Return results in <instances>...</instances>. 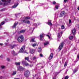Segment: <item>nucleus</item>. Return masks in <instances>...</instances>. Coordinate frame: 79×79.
Returning a JSON list of instances; mask_svg holds the SVG:
<instances>
[{"label": "nucleus", "mask_w": 79, "mask_h": 79, "mask_svg": "<svg viewBox=\"0 0 79 79\" xmlns=\"http://www.w3.org/2000/svg\"><path fill=\"white\" fill-rule=\"evenodd\" d=\"M67 64H68V63H67V62H65L64 64V66H67Z\"/></svg>", "instance_id": "obj_36"}, {"label": "nucleus", "mask_w": 79, "mask_h": 79, "mask_svg": "<svg viewBox=\"0 0 79 79\" xmlns=\"http://www.w3.org/2000/svg\"><path fill=\"white\" fill-rule=\"evenodd\" d=\"M5 23V22L3 21L1 23V24H0V25H1V26H2V25H3V24H4Z\"/></svg>", "instance_id": "obj_33"}, {"label": "nucleus", "mask_w": 79, "mask_h": 79, "mask_svg": "<svg viewBox=\"0 0 79 79\" xmlns=\"http://www.w3.org/2000/svg\"><path fill=\"white\" fill-rule=\"evenodd\" d=\"M7 60L8 61H10V59L9 58H7Z\"/></svg>", "instance_id": "obj_39"}, {"label": "nucleus", "mask_w": 79, "mask_h": 79, "mask_svg": "<svg viewBox=\"0 0 79 79\" xmlns=\"http://www.w3.org/2000/svg\"><path fill=\"white\" fill-rule=\"evenodd\" d=\"M19 5V3H17L16 4H15L14 5L12 6V8H16V7H17V6H18V5Z\"/></svg>", "instance_id": "obj_20"}, {"label": "nucleus", "mask_w": 79, "mask_h": 79, "mask_svg": "<svg viewBox=\"0 0 79 79\" xmlns=\"http://www.w3.org/2000/svg\"><path fill=\"white\" fill-rule=\"evenodd\" d=\"M8 41H9L8 40H7V42H8Z\"/></svg>", "instance_id": "obj_63"}, {"label": "nucleus", "mask_w": 79, "mask_h": 79, "mask_svg": "<svg viewBox=\"0 0 79 79\" xmlns=\"http://www.w3.org/2000/svg\"><path fill=\"white\" fill-rule=\"evenodd\" d=\"M5 45L6 46H9L10 45V43H5Z\"/></svg>", "instance_id": "obj_28"}, {"label": "nucleus", "mask_w": 79, "mask_h": 79, "mask_svg": "<svg viewBox=\"0 0 79 79\" xmlns=\"http://www.w3.org/2000/svg\"><path fill=\"white\" fill-rule=\"evenodd\" d=\"M40 40H43L42 38L44 37V34H42L40 35Z\"/></svg>", "instance_id": "obj_18"}, {"label": "nucleus", "mask_w": 79, "mask_h": 79, "mask_svg": "<svg viewBox=\"0 0 79 79\" xmlns=\"http://www.w3.org/2000/svg\"><path fill=\"white\" fill-rule=\"evenodd\" d=\"M72 32L73 35H74L76 34V30L75 28L73 29L72 31Z\"/></svg>", "instance_id": "obj_11"}, {"label": "nucleus", "mask_w": 79, "mask_h": 79, "mask_svg": "<svg viewBox=\"0 0 79 79\" xmlns=\"http://www.w3.org/2000/svg\"><path fill=\"white\" fill-rule=\"evenodd\" d=\"M77 10H79V7H78L77 8Z\"/></svg>", "instance_id": "obj_58"}, {"label": "nucleus", "mask_w": 79, "mask_h": 79, "mask_svg": "<svg viewBox=\"0 0 79 79\" xmlns=\"http://www.w3.org/2000/svg\"><path fill=\"white\" fill-rule=\"evenodd\" d=\"M77 61H78V60L77 59L75 61V63H77Z\"/></svg>", "instance_id": "obj_51"}, {"label": "nucleus", "mask_w": 79, "mask_h": 79, "mask_svg": "<svg viewBox=\"0 0 79 79\" xmlns=\"http://www.w3.org/2000/svg\"><path fill=\"white\" fill-rule=\"evenodd\" d=\"M18 70L20 71V72L23 71L24 70V68L22 67L21 66H19L17 67Z\"/></svg>", "instance_id": "obj_7"}, {"label": "nucleus", "mask_w": 79, "mask_h": 79, "mask_svg": "<svg viewBox=\"0 0 79 79\" xmlns=\"http://www.w3.org/2000/svg\"><path fill=\"white\" fill-rule=\"evenodd\" d=\"M76 27L77 28V29H79V24H76Z\"/></svg>", "instance_id": "obj_30"}, {"label": "nucleus", "mask_w": 79, "mask_h": 79, "mask_svg": "<svg viewBox=\"0 0 79 79\" xmlns=\"http://www.w3.org/2000/svg\"><path fill=\"white\" fill-rule=\"evenodd\" d=\"M46 36H47V37H48L49 39H50V35H46Z\"/></svg>", "instance_id": "obj_44"}, {"label": "nucleus", "mask_w": 79, "mask_h": 79, "mask_svg": "<svg viewBox=\"0 0 79 79\" xmlns=\"http://www.w3.org/2000/svg\"><path fill=\"white\" fill-rule=\"evenodd\" d=\"M2 78H3V77H2V76L0 77V79H2Z\"/></svg>", "instance_id": "obj_54"}, {"label": "nucleus", "mask_w": 79, "mask_h": 79, "mask_svg": "<svg viewBox=\"0 0 79 79\" xmlns=\"http://www.w3.org/2000/svg\"><path fill=\"white\" fill-rule=\"evenodd\" d=\"M19 15V14H15L16 17H17V16H18Z\"/></svg>", "instance_id": "obj_48"}, {"label": "nucleus", "mask_w": 79, "mask_h": 79, "mask_svg": "<svg viewBox=\"0 0 79 79\" xmlns=\"http://www.w3.org/2000/svg\"><path fill=\"white\" fill-rule=\"evenodd\" d=\"M69 24H71V20L70 19H69Z\"/></svg>", "instance_id": "obj_47"}, {"label": "nucleus", "mask_w": 79, "mask_h": 79, "mask_svg": "<svg viewBox=\"0 0 79 79\" xmlns=\"http://www.w3.org/2000/svg\"><path fill=\"white\" fill-rule=\"evenodd\" d=\"M35 52V50L33 49H30V53L31 54H33Z\"/></svg>", "instance_id": "obj_10"}, {"label": "nucleus", "mask_w": 79, "mask_h": 79, "mask_svg": "<svg viewBox=\"0 0 79 79\" xmlns=\"http://www.w3.org/2000/svg\"><path fill=\"white\" fill-rule=\"evenodd\" d=\"M52 4H53V5H55V4H56V2H55V1H54L52 2Z\"/></svg>", "instance_id": "obj_45"}, {"label": "nucleus", "mask_w": 79, "mask_h": 79, "mask_svg": "<svg viewBox=\"0 0 79 79\" xmlns=\"http://www.w3.org/2000/svg\"><path fill=\"white\" fill-rule=\"evenodd\" d=\"M68 71V69L66 70V72H67Z\"/></svg>", "instance_id": "obj_60"}, {"label": "nucleus", "mask_w": 79, "mask_h": 79, "mask_svg": "<svg viewBox=\"0 0 79 79\" xmlns=\"http://www.w3.org/2000/svg\"><path fill=\"white\" fill-rule=\"evenodd\" d=\"M26 32V30H22L19 31L18 33L19 34H20V33H24Z\"/></svg>", "instance_id": "obj_13"}, {"label": "nucleus", "mask_w": 79, "mask_h": 79, "mask_svg": "<svg viewBox=\"0 0 79 79\" xmlns=\"http://www.w3.org/2000/svg\"><path fill=\"white\" fill-rule=\"evenodd\" d=\"M25 46L24 45L20 49L19 51V52H20V53H25L26 52L25 51H24L25 50Z\"/></svg>", "instance_id": "obj_3"}, {"label": "nucleus", "mask_w": 79, "mask_h": 79, "mask_svg": "<svg viewBox=\"0 0 79 79\" xmlns=\"http://www.w3.org/2000/svg\"><path fill=\"white\" fill-rule=\"evenodd\" d=\"M48 25H49V26H52V23H51V20H48Z\"/></svg>", "instance_id": "obj_17"}, {"label": "nucleus", "mask_w": 79, "mask_h": 79, "mask_svg": "<svg viewBox=\"0 0 79 79\" xmlns=\"http://www.w3.org/2000/svg\"><path fill=\"white\" fill-rule=\"evenodd\" d=\"M17 40L19 43L23 42L24 40V36L23 35L20 36L18 38Z\"/></svg>", "instance_id": "obj_1"}, {"label": "nucleus", "mask_w": 79, "mask_h": 79, "mask_svg": "<svg viewBox=\"0 0 79 79\" xmlns=\"http://www.w3.org/2000/svg\"><path fill=\"white\" fill-rule=\"evenodd\" d=\"M68 78H69V77L68 76H66L65 77L64 79H68Z\"/></svg>", "instance_id": "obj_38"}, {"label": "nucleus", "mask_w": 79, "mask_h": 79, "mask_svg": "<svg viewBox=\"0 0 79 79\" xmlns=\"http://www.w3.org/2000/svg\"><path fill=\"white\" fill-rule=\"evenodd\" d=\"M57 37L58 38H60V37H61V35H60V33H58V35H57Z\"/></svg>", "instance_id": "obj_24"}, {"label": "nucleus", "mask_w": 79, "mask_h": 79, "mask_svg": "<svg viewBox=\"0 0 79 79\" xmlns=\"http://www.w3.org/2000/svg\"><path fill=\"white\" fill-rule=\"evenodd\" d=\"M53 53H52L48 57V59L49 60H52V58H53Z\"/></svg>", "instance_id": "obj_9"}, {"label": "nucleus", "mask_w": 79, "mask_h": 79, "mask_svg": "<svg viewBox=\"0 0 79 79\" xmlns=\"http://www.w3.org/2000/svg\"><path fill=\"white\" fill-rule=\"evenodd\" d=\"M58 73H56V75L53 77L52 79H56V75H58Z\"/></svg>", "instance_id": "obj_19"}, {"label": "nucleus", "mask_w": 79, "mask_h": 79, "mask_svg": "<svg viewBox=\"0 0 79 79\" xmlns=\"http://www.w3.org/2000/svg\"><path fill=\"white\" fill-rule=\"evenodd\" d=\"M48 44H49V42L48 41H47L44 43V46H46V45H48Z\"/></svg>", "instance_id": "obj_21"}, {"label": "nucleus", "mask_w": 79, "mask_h": 79, "mask_svg": "<svg viewBox=\"0 0 79 79\" xmlns=\"http://www.w3.org/2000/svg\"><path fill=\"white\" fill-rule=\"evenodd\" d=\"M1 11H4V10L3 9H2L0 10Z\"/></svg>", "instance_id": "obj_55"}, {"label": "nucleus", "mask_w": 79, "mask_h": 79, "mask_svg": "<svg viewBox=\"0 0 79 79\" xmlns=\"http://www.w3.org/2000/svg\"><path fill=\"white\" fill-rule=\"evenodd\" d=\"M15 64L16 65H20V62H16Z\"/></svg>", "instance_id": "obj_31"}, {"label": "nucleus", "mask_w": 79, "mask_h": 79, "mask_svg": "<svg viewBox=\"0 0 79 79\" xmlns=\"http://www.w3.org/2000/svg\"><path fill=\"white\" fill-rule=\"evenodd\" d=\"M60 33H61V34H63V32L61 31V32H60Z\"/></svg>", "instance_id": "obj_59"}, {"label": "nucleus", "mask_w": 79, "mask_h": 79, "mask_svg": "<svg viewBox=\"0 0 79 79\" xmlns=\"http://www.w3.org/2000/svg\"><path fill=\"white\" fill-rule=\"evenodd\" d=\"M58 40L60 41V39H59V40Z\"/></svg>", "instance_id": "obj_62"}, {"label": "nucleus", "mask_w": 79, "mask_h": 79, "mask_svg": "<svg viewBox=\"0 0 79 79\" xmlns=\"http://www.w3.org/2000/svg\"><path fill=\"white\" fill-rule=\"evenodd\" d=\"M64 3H66V2H68V0H64Z\"/></svg>", "instance_id": "obj_49"}, {"label": "nucleus", "mask_w": 79, "mask_h": 79, "mask_svg": "<svg viewBox=\"0 0 79 79\" xmlns=\"http://www.w3.org/2000/svg\"><path fill=\"white\" fill-rule=\"evenodd\" d=\"M21 23H26L27 24H30L31 22L29 20H26L25 19L23 20H22L21 21Z\"/></svg>", "instance_id": "obj_5"}, {"label": "nucleus", "mask_w": 79, "mask_h": 79, "mask_svg": "<svg viewBox=\"0 0 79 79\" xmlns=\"http://www.w3.org/2000/svg\"><path fill=\"white\" fill-rule=\"evenodd\" d=\"M77 71H78V68L77 67L73 70V73L74 74L76 73H77Z\"/></svg>", "instance_id": "obj_14"}, {"label": "nucleus", "mask_w": 79, "mask_h": 79, "mask_svg": "<svg viewBox=\"0 0 79 79\" xmlns=\"http://www.w3.org/2000/svg\"><path fill=\"white\" fill-rule=\"evenodd\" d=\"M28 65H29V64L27 63L26 64H25L24 66H28Z\"/></svg>", "instance_id": "obj_42"}, {"label": "nucleus", "mask_w": 79, "mask_h": 79, "mask_svg": "<svg viewBox=\"0 0 79 79\" xmlns=\"http://www.w3.org/2000/svg\"><path fill=\"white\" fill-rule=\"evenodd\" d=\"M64 45V43H62L60 44L59 47V50H61L62 48H63V46Z\"/></svg>", "instance_id": "obj_6"}, {"label": "nucleus", "mask_w": 79, "mask_h": 79, "mask_svg": "<svg viewBox=\"0 0 79 79\" xmlns=\"http://www.w3.org/2000/svg\"><path fill=\"white\" fill-rule=\"evenodd\" d=\"M18 24V22H15L13 27V28H16V26Z\"/></svg>", "instance_id": "obj_15"}, {"label": "nucleus", "mask_w": 79, "mask_h": 79, "mask_svg": "<svg viewBox=\"0 0 79 79\" xmlns=\"http://www.w3.org/2000/svg\"><path fill=\"white\" fill-rule=\"evenodd\" d=\"M32 46L33 47H36V46H37V44H34L32 45Z\"/></svg>", "instance_id": "obj_32"}, {"label": "nucleus", "mask_w": 79, "mask_h": 79, "mask_svg": "<svg viewBox=\"0 0 79 79\" xmlns=\"http://www.w3.org/2000/svg\"><path fill=\"white\" fill-rule=\"evenodd\" d=\"M27 63V62L26 61L23 60L22 62V64L24 65L25 64Z\"/></svg>", "instance_id": "obj_22"}, {"label": "nucleus", "mask_w": 79, "mask_h": 79, "mask_svg": "<svg viewBox=\"0 0 79 79\" xmlns=\"http://www.w3.org/2000/svg\"><path fill=\"white\" fill-rule=\"evenodd\" d=\"M2 1L3 2H5L4 4V6H5V5H7L8 3H10V0L7 1L5 0H2Z\"/></svg>", "instance_id": "obj_4"}, {"label": "nucleus", "mask_w": 79, "mask_h": 79, "mask_svg": "<svg viewBox=\"0 0 79 79\" xmlns=\"http://www.w3.org/2000/svg\"><path fill=\"white\" fill-rule=\"evenodd\" d=\"M3 45V44L0 43V45Z\"/></svg>", "instance_id": "obj_57"}, {"label": "nucleus", "mask_w": 79, "mask_h": 79, "mask_svg": "<svg viewBox=\"0 0 79 79\" xmlns=\"http://www.w3.org/2000/svg\"><path fill=\"white\" fill-rule=\"evenodd\" d=\"M36 59V57L35 56H34L33 58V60H35Z\"/></svg>", "instance_id": "obj_40"}, {"label": "nucleus", "mask_w": 79, "mask_h": 79, "mask_svg": "<svg viewBox=\"0 0 79 79\" xmlns=\"http://www.w3.org/2000/svg\"><path fill=\"white\" fill-rule=\"evenodd\" d=\"M2 29V25H0V29Z\"/></svg>", "instance_id": "obj_53"}, {"label": "nucleus", "mask_w": 79, "mask_h": 79, "mask_svg": "<svg viewBox=\"0 0 79 79\" xmlns=\"http://www.w3.org/2000/svg\"><path fill=\"white\" fill-rule=\"evenodd\" d=\"M0 57L1 58H3V56H2V55L1 56H0Z\"/></svg>", "instance_id": "obj_52"}, {"label": "nucleus", "mask_w": 79, "mask_h": 79, "mask_svg": "<svg viewBox=\"0 0 79 79\" xmlns=\"http://www.w3.org/2000/svg\"><path fill=\"white\" fill-rule=\"evenodd\" d=\"M35 29V28H33V30H34Z\"/></svg>", "instance_id": "obj_64"}, {"label": "nucleus", "mask_w": 79, "mask_h": 79, "mask_svg": "<svg viewBox=\"0 0 79 79\" xmlns=\"http://www.w3.org/2000/svg\"><path fill=\"white\" fill-rule=\"evenodd\" d=\"M11 53L12 54H13V55L14 56H16V55H18V54H17V53H15V52L13 50L11 52Z\"/></svg>", "instance_id": "obj_16"}, {"label": "nucleus", "mask_w": 79, "mask_h": 79, "mask_svg": "<svg viewBox=\"0 0 79 79\" xmlns=\"http://www.w3.org/2000/svg\"><path fill=\"white\" fill-rule=\"evenodd\" d=\"M58 7H59L58 5H56V6L55 8L57 10V9H58Z\"/></svg>", "instance_id": "obj_35"}, {"label": "nucleus", "mask_w": 79, "mask_h": 79, "mask_svg": "<svg viewBox=\"0 0 79 79\" xmlns=\"http://www.w3.org/2000/svg\"><path fill=\"white\" fill-rule=\"evenodd\" d=\"M29 66L30 67H32V66H33V64H31L29 65Z\"/></svg>", "instance_id": "obj_50"}, {"label": "nucleus", "mask_w": 79, "mask_h": 79, "mask_svg": "<svg viewBox=\"0 0 79 79\" xmlns=\"http://www.w3.org/2000/svg\"><path fill=\"white\" fill-rule=\"evenodd\" d=\"M29 57H25V60H27V61H30V60H29Z\"/></svg>", "instance_id": "obj_26"}, {"label": "nucleus", "mask_w": 79, "mask_h": 79, "mask_svg": "<svg viewBox=\"0 0 79 79\" xmlns=\"http://www.w3.org/2000/svg\"><path fill=\"white\" fill-rule=\"evenodd\" d=\"M73 37H73V36H70L69 37V39L70 40H72V39H73Z\"/></svg>", "instance_id": "obj_29"}, {"label": "nucleus", "mask_w": 79, "mask_h": 79, "mask_svg": "<svg viewBox=\"0 0 79 79\" xmlns=\"http://www.w3.org/2000/svg\"><path fill=\"white\" fill-rule=\"evenodd\" d=\"M42 50V48L41 47H39L38 49V52H40Z\"/></svg>", "instance_id": "obj_23"}, {"label": "nucleus", "mask_w": 79, "mask_h": 79, "mask_svg": "<svg viewBox=\"0 0 79 79\" xmlns=\"http://www.w3.org/2000/svg\"><path fill=\"white\" fill-rule=\"evenodd\" d=\"M5 68V66H1V68H2V69H4V68Z\"/></svg>", "instance_id": "obj_41"}, {"label": "nucleus", "mask_w": 79, "mask_h": 79, "mask_svg": "<svg viewBox=\"0 0 79 79\" xmlns=\"http://www.w3.org/2000/svg\"><path fill=\"white\" fill-rule=\"evenodd\" d=\"M2 2L0 1V5H2Z\"/></svg>", "instance_id": "obj_56"}, {"label": "nucleus", "mask_w": 79, "mask_h": 79, "mask_svg": "<svg viewBox=\"0 0 79 79\" xmlns=\"http://www.w3.org/2000/svg\"><path fill=\"white\" fill-rule=\"evenodd\" d=\"M17 47V45L14 44L10 46V48L13 49V48H15V47Z\"/></svg>", "instance_id": "obj_12"}, {"label": "nucleus", "mask_w": 79, "mask_h": 79, "mask_svg": "<svg viewBox=\"0 0 79 79\" xmlns=\"http://www.w3.org/2000/svg\"><path fill=\"white\" fill-rule=\"evenodd\" d=\"M30 74V72L28 70H27L25 72L24 75L26 77H28L29 76Z\"/></svg>", "instance_id": "obj_2"}, {"label": "nucleus", "mask_w": 79, "mask_h": 79, "mask_svg": "<svg viewBox=\"0 0 79 79\" xmlns=\"http://www.w3.org/2000/svg\"><path fill=\"white\" fill-rule=\"evenodd\" d=\"M34 39H35V38H34L33 39H31V41L32 42H34Z\"/></svg>", "instance_id": "obj_37"}, {"label": "nucleus", "mask_w": 79, "mask_h": 79, "mask_svg": "<svg viewBox=\"0 0 79 79\" xmlns=\"http://www.w3.org/2000/svg\"><path fill=\"white\" fill-rule=\"evenodd\" d=\"M33 26H37V23H34L33 24Z\"/></svg>", "instance_id": "obj_46"}, {"label": "nucleus", "mask_w": 79, "mask_h": 79, "mask_svg": "<svg viewBox=\"0 0 79 79\" xmlns=\"http://www.w3.org/2000/svg\"><path fill=\"white\" fill-rule=\"evenodd\" d=\"M16 74V72L15 71L13 72V73H12V76H15V75Z\"/></svg>", "instance_id": "obj_27"}, {"label": "nucleus", "mask_w": 79, "mask_h": 79, "mask_svg": "<svg viewBox=\"0 0 79 79\" xmlns=\"http://www.w3.org/2000/svg\"><path fill=\"white\" fill-rule=\"evenodd\" d=\"M40 57H43V55L42 54H40Z\"/></svg>", "instance_id": "obj_43"}, {"label": "nucleus", "mask_w": 79, "mask_h": 79, "mask_svg": "<svg viewBox=\"0 0 79 79\" xmlns=\"http://www.w3.org/2000/svg\"><path fill=\"white\" fill-rule=\"evenodd\" d=\"M61 29H64V25H62L61 26Z\"/></svg>", "instance_id": "obj_34"}, {"label": "nucleus", "mask_w": 79, "mask_h": 79, "mask_svg": "<svg viewBox=\"0 0 79 79\" xmlns=\"http://www.w3.org/2000/svg\"><path fill=\"white\" fill-rule=\"evenodd\" d=\"M26 1H31V0H26Z\"/></svg>", "instance_id": "obj_61"}, {"label": "nucleus", "mask_w": 79, "mask_h": 79, "mask_svg": "<svg viewBox=\"0 0 79 79\" xmlns=\"http://www.w3.org/2000/svg\"><path fill=\"white\" fill-rule=\"evenodd\" d=\"M25 19H26H26H31V17H29V16H27L25 18Z\"/></svg>", "instance_id": "obj_25"}, {"label": "nucleus", "mask_w": 79, "mask_h": 79, "mask_svg": "<svg viewBox=\"0 0 79 79\" xmlns=\"http://www.w3.org/2000/svg\"><path fill=\"white\" fill-rule=\"evenodd\" d=\"M65 13H66L64 11H62L60 14L59 17H62V16H63L64 15Z\"/></svg>", "instance_id": "obj_8"}]
</instances>
